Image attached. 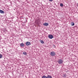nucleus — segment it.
<instances>
[{"label": "nucleus", "instance_id": "nucleus-15", "mask_svg": "<svg viewBox=\"0 0 78 78\" xmlns=\"http://www.w3.org/2000/svg\"><path fill=\"white\" fill-rule=\"evenodd\" d=\"M2 55L0 54V58H2Z\"/></svg>", "mask_w": 78, "mask_h": 78}, {"label": "nucleus", "instance_id": "nucleus-8", "mask_svg": "<svg viewBox=\"0 0 78 78\" xmlns=\"http://www.w3.org/2000/svg\"><path fill=\"white\" fill-rule=\"evenodd\" d=\"M47 78H52V76L50 75H48Z\"/></svg>", "mask_w": 78, "mask_h": 78}, {"label": "nucleus", "instance_id": "nucleus-2", "mask_svg": "<svg viewBox=\"0 0 78 78\" xmlns=\"http://www.w3.org/2000/svg\"><path fill=\"white\" fill-rule=\"evenodd\" d=\"M56 54H55V53L54 51H51V52L50 53V55L51 56H54Z\"/></svg>", "mask_w": 78, "mask_h": 78}, {"label": "nucleus", "instance_id": "nucleus-18", "mask_svg": "<svg viewBox=\"0 0 78 78\" xmlns=\"http://www.w3.org/2000/svg\"><path fill=\"white\" fill-rule=\"evenodd\" d=\"M77 6H78V3L77 4Z\"/></svg>", "mask_w": 78, "mask_h": 78}, {"label": "nucleus", "instance_id": "nucleus-12", "mask_svg": "<svg viewBox=\"0 0 78 78\" xmlns=\"http://www.w3.org/2000/svg\"><path fill=\"white\" fill-rule=\"evenodd\" d=\"M42 78H47V77L45 76H43L42 77Z\"/></svg>", "mask_w": 78, "mask_h": 78}, {"label": "nucleus", "instance_id": "nucleus-9", "mask_svg": "<svg viewBox=\"0 0 78 78\" xmlns=\"http://www.w3.org/2000/svg\"><path fill=\"white\" fill-rule=\"evenodd\" d=\"M71 26H74L75 25V23L73 22H72L71 23Z\"/></svg>", "mask_w": 78, "mask_h": 78}, {"label": "nucleus", "instance_id": "nucleus-4", "mask_svg": "<svg viewBox=\"0 0 78 78\" xmlns=\"http://www.w3.org/2000/svg\"><path fill=\"white\" fill-rule=\"evenodd\" d=\"M39 19H37L35 21V22L36 23L37 25L39 24Z\"/></svg>", "mask_w": 78, "mask_h": 78}, {"label": "nucleus", "instance_id": "nucleus-14", "mask_svg": "<svg viewBox=\"0 0 78 78\" xmlns=\"http://www.w3.org/2000/svg\"><path fill=\"white\" fill-rule=\"evenodd\" d=\"M60 6L61 7H62V6H63L64 5H63V4H62V3H61L60 4Z\"/></svg>", "mask_w": 78, "mask_h": 78}, {"label": "nucleus", "instance_id": "nucleus-3", "mask_svg": "<svg viewBox=\"0 0 78 78\" xmlns=\"http://www.w3.org/2000/svg\"><path fill=\"white\" fill-rule=\"evenodd\" d=\"M48 37L49 38V39H53V36L51 34L49 35L48 36Z\"/></svg>", "mask_w": 78, "mask_h": 78}, {"label": "nucleus", "instance_id": "nucleus-11", "mask_svg": "<svg viewBox=\"0 0 78 78\" xmlns=\"http://www.w3.org/2000/svg\"><path fill=\"white\" fill-rule=\"evenodd\" d=\"M23 54L24 55H27V53L26 52H23Z\"/></svg>", "mask_w": 78, "mask_h": 78}, {"label": "nucleus", "instance_id": "nucleus-1", "mask_svg": "<svg viewBox=\"0 0 78 78\" xmlns=\"http://www.w3.org/2000/svg\"><path fill=\"white\" fill-rule=\"evenodd\" d=\"M58 63L59 64L63 63V60L62 59H60L58 60Z\"/></svg>", "mask_w": 78, "mask_h": 78}, {"label": "nucleus", "instance_id": "nucleus-10", "mask_svg": "<svg viewBox=\"0 0 78 78\" xmlns=\"http://www.w3.org/2000/svg\"><path fill=\"white\" fill-rule=\"evenodd\" d=\"M20 47H24V44L23 43L20 44Z\"/></svg>", "mask_w": 78, "mask_h": 78}, {"label": "nucleus", "instance_id": "nucleus-5", "mask_svg": "<svg viewBox=\"0 0 78 78\" xmlns=\"http://www.w3.org/2000/svg\"><path fill=\"white\" fill-rule=\"evenodd\" d=\"M31 45V43H30V42H27L26 43V45Z\"/></svg>", "mask_w": 78, "mask_h": 78}, {"label": "nucleus", "instance_id": "nucleus-17", "mask_svg": "<svg viewBox=\"0 0 78 78\" xmlns=\"http://www.w3.org/2000/svg\"><path fill=\"white\" fill-rule=\"evenodd\" d=\"M66 75H63V77H66Z\"/></svg>", "mask_w": 78, "mask_h": 78}, {"label": "nucleus", "instance_id": "nucleus-6", "mask_svg": "<svg viewBox=\"0 0 78 78\" xmlns=\"http://www.w3.org/2000/svg\"><path fill=\"white\" fill-rule=\"evenodd\" d=\"M43 25H44V26H48V23H45L43 24Z\"/></svg>", "mask_w": 78, "mask_h": 78}, {"label": "nucleus", "instance_id": "nucleus-16", "mask_svg": "<svg viewBox=\"0 0 78 78\" xmlns=\"http://www.w3.org/2000/svg\"><path fill=\"white\" fill-rule=\"evenodd\" d=\"M49 1L50 2H52L53 0H49Z\"/></svg>", "mask_w": 78, "mask_h": 78}, {"label": "nucleus", "instance_id": "nucleus-13", "mask_svg": "<svg viewBox=\"0 0 78 78\" xmlns=\"http://www.w3.org/2000/svg\"><path fill=\"white\" fill-rule=\"evenodd\" d=\"M41 43V44H44V41H43V40H41L40 41Z\"/></svg>", "mask_w": 78, "mask_h": 78}, {"label": "nucleus", "instance_id": "nucleus-7", "mask_svg": "<svg viewBox=\"0 0 78 78\" xmlns=\"http://www.w3.org/2000/svg\"><path fill=\"white\" fill-rule=\"evenodd\" d=\"M0 13H1V14H4V11L0 9Z\"/></svg>", "mask_w": 78, "mask_h": 78}]
</instances>
